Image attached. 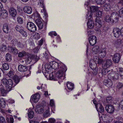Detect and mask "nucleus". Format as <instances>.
Returning <instances> with one entry per match:
<instances>
[{
	"instance_id": "nucleus-56",
	"label": "nucleus",
	"mask_w": 123,
	"mask_h": 123,
	"mask_svg": "<svg viewBox=\"0 0 123 123\" xmlns=\"http://www.w3.org/2000/svg\"><path fill=\"white\" fill-rule=\"evenodd\" d=\"M35 14V18H41L40 17V15L39 13L37 12L36 11L35 13H34Z\"/></svg>"
},
{
	"instance_id": "nucleus-61",
	"label": "nucleus",
	"mask_w": 123,
	"mask_h": 123,
	"mask_svg": "<svg viewBox=\"0 0 123 123\" xmlns=\"http://www.w3.org/2000/svg\"><path fill=\"white\" fill-rule=\"evenodd\" d=\"M33 59L35 60V62H37L39 59V57L37 56L36 55H33Z\"/></svg>"
},
{
	"instance_id": "nucleus-35",
	"label": "nucleus",
	"mask_w": 123,
	"mask_h": 123,
	"mask_svg": "<svg viewBox=\"0 0 123 123\" xmlns=\"http://www.w3.org/2000/svg\"><path fill=\"white\" fill-rule=\"evenodd\" d=\"M111 6L109 4H105L104 6V8L106 11H109L110 9Z\"/></svg>"
},
{
	"instance_id": "nucleus-40",
	"label": "nucleus",
	"mask_w": 123,
	"mask_h": 123,
	"mask_svg": "<svg viewBox=\"0 0 123 123\" xmlns=\"http://www.w3.org/2000/svg\"><path fill=\"white\" fill-rule=\"evenodd\" d=\"M14 80L15 83L14 84L16 85L20 81V78H19L18 76H14Z\"/></svg>"
},
{
	"instance_id": "nucleus-18",
	"label": "nucleus",
	"mask_w": 123,
	"mask_h": 123,
	"mask_svg": "<svg viewBox=\"0 0 123 123\" xmlns=\"http://www.w3.org/2000/svg\"><path fill=\"white\" fill-rule=\"evenodd\" d=\"M9 12L11 16L13 17H16L17 14L16 10L13 7H11L9 8Z\"/></svg>"
},
{
	"instance_id": "nucleus-37",
	"label": "nucleus",
	"mask_w": 123,
	"mask_h": 123,
	"mask_svg": "<svg viewBox=\"0 0 123 123\" xmlns=\"http://www.w3.org/2000/svg\"><path fill=\"white\" fill-rule=\"evenodd\" d=\"M15 29L16 31L19 32L21 30L23 29V28L21 25H17L16 26Z\"/></svg>"
},
{
	"instance_id": "nucleus-24",
	"label": "nucleus",
	"mask_w": 123,
	"mask_h": 123,
	"mask_svg": "<svg viewBox=\"0 0 123 123\" xmlns=\"http://www.w3.org/2000/svg\"><path fill=\"white\" fill-rule=\"evenodd\" d=\"M104 84L109 88L112 85V82L110 80H109V81L107 80H105L104 81Z\"/></svg>"
},
{
	"instance_id": "nucleus-17",
	"label": "nucleus",
	"mask_w": 123,
	"mask_h": 123,
	"mask_svg": "<svg viewBox=\"0 0 123 123\" xmlns=\"http://www.w3.org/2000/svg\"><path fill=\"white\" fill-rule=\"evenodd\" d=\"M41 18H37L36 19L35 22L37 26L40 29H42L43 27V24L41 20Z\"/></svg>"
},
{
	"instance_id": "nucleus-7",
	"label": "nucleus",
	"mask_w": 123,
	"mask_h": 123,
	"mask_svg": "<svg viewBox=\"0 0 123 123\" xmlns=\"http://www.w3.org/2000/svg\"><path fill=\"white\" fill-rule=\"evenodd\" d=\"M111 18H112L111 23H116L118 22L119 18V15L116 12H112L111 14Z\"/></svg>"
},
{
	"instance_id": "nucleus-32",
	"label": "nucleus",
	"mask_w": 123,
	"mask_h": 123,
	"mask_svg": "<svg viewBox=\"0 0 123 123\" xmlns=\"http://www.w3.org/2000/svg\"><path fill=\"white\" fill-rule=\"evenodd\" d=\"M2 68L4 70H7L9 68V65L8 63H5L2 64Z\"/></svg>"
},
{
	"instance_id": "nucleus-28",
	"label": "nucleus",
	"mask_w": 123,
	"mask_h": 123,
	"mask_svg": "<svg viewBox=\"0 0 123 123\" xmlns=\"http://www.w3.org/2000/svg\"><path fill=\"white\" fill-rule=\"evenodd\" d=\"M7 49L6 46L4 44H2L0 47V51L1 53L5 52Z\"/></svg>"
},
{
	"instance_id": "nucleus-1",
	"label": "nucleus",
	"mask_w": 123,
	"mask_h": 123,
	"mask_svg": "<svg viewBox=\"0 0 123 123\" xmlns=\"http://www.w3.org/2000/svg\"><path fill=\"white\" fill-rule=\"evenodd\" d=\"M50 64H51L52 68L58 70V72H61L63 71V72L65 73L67 70V67L62 62L58 63L53 61L52 62H50Z\"/></svg>"
},
{
	"instance_id": "nucleus-14",
	"label": "nucleus",
	"mask_w": 123,
	"mask_h": 123,
	"mask_svg": "<svg viewBox=\"0 0 123 123\" xmlns=\"http://www.w3.org/2000/svg\"><path fill=\"white\" fill-rule=\"evenodd\" d=\"M97 111L102 115V113L104 111V108L102 105L100 103H98L97 105L95 107Z\"/></svg>"
},
{
	"instance_id": "nucleus-34",
	"label": "nucleus",
	"mask_w": 123,
	"mask_h": 123,
	"mask_svg": "<svg viewBox=\"0 0 123 123\" xmlns=\"http://www.w3.org/2000/svg\"><path fill=\"white\" fill-rule=\"evenodd\" d=\"M123 87V84L120 82H119L116 86V89L117 91H119L120 89Z\"/></svg>"
},
{
	"instance_id": "nucleus-23",
	"label": "nucleus",
	"mask_w": 123,
	"mask_h": 123,
	"mask_svg": "<svg viewBox=\"0 0 123 123\" xmlns=\"http://www.w3.org/2000/svg\"><path fill=\"white\" fill-rule=\"evenodd\" d=\"M8 49L10 52L13 54H17L18 53V50L15 47L11 46L9 47Z\"/></svg>"
},
{
	"instance_id": "nucleus-57",
	"label": "nucleus",
	"mask_w": 123,
	"mask_h": 123,
	"mask_svg": "<svg viewBox=\"0 0 123 123\" xmlns=\"http://www.w3.org/2000/svg\"><path fill=\"white\" fill-rule=\"evenodd\" d=\"M0 123H6L4 118L2 116L0 117Z\"/></svg>"
},
{
	"instance_id": "nucleus-51",
	"label": "nucleus",
	"mask_w": 123,
	"mask_h": 123,
	"mask_svg": "<svg viewBox=\"0 0 123 123\" xmlns=\"http://www.w3.org/2000/svg\"><path fill=\"white\" fill-rule=\"evenodd\" d=\"M92 69L93 70V71L92 72L94 74V75H96L98 72V68L96 66H95V68Z\"/></svg>"
},
{
	"instance_id": "nucleus-44",
	"label": "nucleus",
	"mask_w": 123,
	"mask_h": 123,
	"mask_svg": "<svg viewBox=\"0 0 123 123\" xmlns=\"http://www.w3.org/2000/svg\"><path fill=\"white\" fill-rule=\"evenodd\" d=\"M92 50L93 51L96 52L98 53L99 50V47L98 46H96L94 47L92 49Z\"/></svg>"
},
{
	"instance_id": "nucleus-11",
	"label": "nucleus",
	"mask_w": 123,
	"mask_h": 123,
	"mask_svg": "<svg viewBox=\"0 0 123 123\" xmlns=\"http://www.w3.org/2000/svg\"><path fill=\"white\" fill-rule=\"evenodd\" d=\"M110 74V73H109L108 75V78H110V79L113 80H117L119 77V74L118 73H116L114 75L113 74L111 73Z\"/></svg>"
},
{
	"instance_id": "nucleus-27",
	"label": "nucleus",
	"mask_w": 123,
	"mask_h": 123,
	"mask_svg": "<svg viewBox=\"0 0 123 123\" xmlns=\"http://www.w3.org/2000/svg\"><path fill=\"white\" fill-rule=\"evenodd\" d=\"M105 69L104 70H102L101 72V73L102 74V76L105 75L108 73V74L109 73H110V74L111 73L110 72L111 71V72H112L113 71V70L112 69H111L110 71V70H109L108 69Z\"/></svg>"
},
{
	"instance_id": "nucleus-49",
	"label": "nucleus",
	"mask_w": 123,
	"mask_h": 123,
	"mask_svg": "<svg viewBox=\"0 0 123 123\" xmlns=\"http://www.w3.org/2000/svg\"><path fill=\"white\" fill-rule=\"evenodd\" d=\"M113 99L111 97H108L107 98L106 101L108 103H111Z\"/></svg>"
},
{
	"instance_id": "nucleus-42",
	"label": "nucleus",
	"mask_w": 123,
	"mask_h": 123,
	"mask_svg": "<svg viewBox=\"0 0 123 123\" xmlns=\"http://www.w3.org/2000/svg\"><path fill=\"white\" fill-rule=\"evenodd\" d=\"M105 20L107 22H110L111 23L112 18H111V16H110L109 15H107L105 17Z\"/></svg>"
},
{
	"instance_id": "nucleus-10",
	"label": "nucleus",
	"mask_w": 123,
	"mask_h": 123,
	"mask_svg": "<svg viewBox=\"0 0 123 123\" xmlns=\"http://www.w3.org/2000/svg\"><path fill=\"white\" fill-rule=\"evenodd\" d=\"M40 95L38 93H36L32 95L31 97V100L32 99L33 102L35 103L37 102L39 99Z\"/></svg>"
},
{
	"instance_id": "nucleus-33",
	"label": "nucleus",
	"mask_w": 123,
	"mask_h": 123,
	"mask_svg": "<svg viewBox=\"0 0 123 123\" xmlns=\"http://www.w3.org/2000/svg\"><path fill=\"white\" fill-rule=\"evenodd\" d=\"M17 47L22 49L26 47V45L22 43L20 41H19L17 45Z\"/></svg>"
},
{
	"instance_id": "nucleus-22",
	"label": "nucleus",
	"mask_w": 123,
	"mask_h": 123,
	"mask_svg": "<svg viewBox=\"0 0 123 123\" xmlns=\"http://www.w3.org/2000/svg\"><path fill=\"white\" fill-rule=\"evenodd\" d=\"M9 28L10 27L7 24H5L3 25L2 29L4 33L7 34L8 33Z\"/></svg>"
},
{
	"instance_id": "nucleus-43",
	"label": "nucleus",
	"mask_w": 123,
	"mask_h": 123,
	"mask_svg": "<svg viewBox=\"0 0 123 123\" xmlns=\"http://www.w3.org/2000/svg\"><path fill=\"white\" fill-rule=\"evenodd\" d=\"M19 41L16 39H13L11 41V43L13 44L14 46L17 45L18 42Z\"/></svg>"
},
{
	"instance_id": "nucleus-50",
	"label": "nucleus",
	"mask_w": 123,
	"mask_h": 123,
	"mask_svg": "<svg viewBox=\"0 0 123 123\" xmlns=\"http://www.w3.org/2000/svg\"><path fill=\"white\" fill-rule=\"evenodd\" d=\"M48 34L49 35L51 36L52 37H53V35L55 36H56L57 35V34L56 32L55 31H52L48 33Z\"/></svg>"
},
{
	"instance_id": "nucleus-12",
	"label": "nucleus",
	"mask_w": 123,
	"mask_h": 123,
	"mask_svg": "<svg viewBox=\"0 0 123 123\" xmlns=\"http://www.w3.org/2000/svg\"><path fill=\"white\" fill-rule=\"evenodd\" d=\"M113 32L115 37L117 38L121 35L120 29L118 28H115L113 30Z\"/></svg>"
},
{
	"instance_id": "nucleus-30",
	"label": "nucleus",
	"mask_w": 123,
	"mask_h": 123,
	"mask_svg": "<svg viewBox=\"0 0 123 123\" xmlns=\"http://www.w3.org/2000/svg\"><path fill=\"white\" fill-rule=\"evenodd\" d=\"M98 7L97 6H92L90 7V9L91 10V13L90 15L91 14L92 16V12L96 11L98 10Z\"/></svg>"
},
{
	"instance_id": "nucleus-6",
	"label": "nucleus",
	"mask_w": 123,
	"mask_h": 123,
	"mask_svg": "<svg viewBox=\"0 0 123 123\" xmlns=\"http://www.w3.org/2000/svg\"><path fill=\"white\" fill-rule=\"evenodd\" d=\"M112 61L111 60L107 59L105 60L102 63L103 67L104 69H107L112 65Z\"/></svg>"
},
{
	"instance_id": "nucleus-5",
	"label": "nucleus",
	"mask_w": 123,
	"mask_h": 123,
	"mask_svg": "<svg viewBox=\"0 0 123 123\" xmlns=\"http://www.w3.org/2000/svg\"><path fill=\"white\" fill-rule=\"evenodd\" d=\"M26 28L31 32H35L37 30V27L35 24L31 22H28L27 24Z\"/></svg>"
},
{
	"instance_id": "nucleus-21",
	"label": "nucleus",
	"mask_w": 123,
	"mask_h": 123,
	"mask_svg": "<svg viewBox=\"0 0 123 123\" xmlns=\"http://www.w3.org/2000/svg\"><path fill=\"white\" fill-rule=\"evenodd\" d=\"M18 69L19 71L23 72L26 71L28 70V68L25 66L20 64L18 66Z\"/></svg>"
},
{
	"instance_id": "nucleus-58",
	"label": "nucleus",
	"mask_w": 123,
	"mask_h": 123,
	"mask_svg": "<svg viewBox=\"0 0 123 123\" xmlns=\"http://www.w3.org/2000/svg\"><path fill=\"white\" fill-rule=\"evenodd\" d=\"M7 75L10 78L13 77V73L12 70H10L9 72L7 74Z\"/></svg>"
},
{
	"instance_id": "nucleus-62",
	"label": "nucleus",
	"mask_w": 123,
	"mask_h": 123,
	"mask_svg": "<svg viewBox=\"0 0 123 123\" xmlns=\"http://www.w3.org/2000/svg\"><path fill=\"white\" fill-rule=\"evenodd\" d=\"M119 105L121 109L123 110V100L121 101L119 103Z\"/></svg>"
},
{
	"instance_id": "nucleus-25",
	"label": "nucleus",
	"mask_w": 123,
	"mask_h": 123,
	"mask_svg": "<svg viewBox=\"0 0 123 123\" xmlns=\"http://www.w3.org/2000/svg\"><path fill=\"white\" fill-rule=\"evenodd\" d=\"M8 13L7 11L3 10L1 11V16L4 18H6L8 16Z\"/></svg>"
},
{
	"instance_id": "nucleus-52",
	"label": "nucleus",
	"mask_w": 123,
	"mask_h": 123,
	"mask_svg": "<svg viewBox=\"0 0 123 123\" xmlns=\"http://www.w3.org/2000/svg\"><path fill=\"white\" fill-rule=\"evenodd\" d=\"M43 8L41 10V11L42 12H43L45 14V19H47V18L48 17V14L46 13V11L45 9V6L44 7H42Z\"/></svg>"
},
{
	"instance_id": "nucleus-26",
	"label": "nucleus",
	"mask_w": 123,
	"mask_h": 123,
	"mask_svg": "<svg viewBox=\"0 0 123 123\" xmlns=\"http://www.w3.org/2000/svg\"><path fill=\"white\" fill-rule=\"evenodd\" d=\"M67 86L68 88L70 91L72 90L74 88V84L69 82H67Z\"/></svg>"
},
{
	"instance_id": "nucleus-3",
	"label": "nucleus",
	"mask_w": 123,
	"mask_h": 123,
	"mask_svg": "<svg viewBox=\"0 0 123 123\" xmlns=\"http://www.w3.org/2000/svg\"><path fill=\"white\" fill-rule=\"evenodd\" d=\"M89 12L88 11L86 15V19H87L88 22L87 23L88 27L89 29L93 28L94 26V22L92 18V16L91 14L89 15Z\"/></svg>"
},
{
	"instance_id": "nucleus-13",
	"label": "nucleus",
	"mask_w": 123,
	"mask_h": 123,
	"mask_svg": "<svg viewBox=\"0 0 123 123\" xmlns=\"http://www.w3.org/2000/svg\"><path fill=\"white\" fill-rule=\"evenodd\" d=\"M105 109L108 113H111L113 112L114 110V108L112 105H106Z\"/></svg>"
},
{
	"instance_id": "nucleus-60",
	"label": "nucleus",
	"mask_w": 123,
	"mask_h": 123,
	"mask_svg": "<svg viewBox=\"0 0 123 123\" xmlns=\"http://www.w3.org/2000/svg\"><path fill=\"white\" fill-rule=\"evenodd\" d=\"M49 123H56L55 120L54 118H50L49 120Z\"/></svg>"
},
{
	"instance_id": "nucleus-19",
	"label": "nucleus",
	"mask_w": 123,
	"mask_h": 123,
	"mask_svg": "<svg viewBox=\"0 0 123 123\" xmlns=\"http://www.w3.org/2000/svg\"><path fill=\"white\" fill-rule=\"evenodd\" d=\"M106 50L105 49L101 48L98 52V54L101 58H104L106 55Z\"/></svg>"
},
{
	"instance_id": "nucleus-8",
	"label": "nucleus",
	"mask_w": 123,
	"mask_h": 123,
	"mask_svg": "<svg viewBox=\"0 0 123 123\" xmlns=\"http://www.w3.org/2000/svg\"><path fill=\"white\" fill-rule=\"evenodd\" d=\"M97 37L94 35H92L89 38V41L90 45L93 46L97 43Z\"/></svg>"
},
{
	"instance_id": "nucleus-39",
	"label": "nucleus",
	"mask_w": 123,
	"mask_h": 123,
	"mask_svg": "<svg viewBox=\"0 0 123 123\" xmlns=\"http://www.w3.org/2000/svg\"><path fill=\"white\" fill-rule=\"evenodd\" d=\"M17 21L18 23L20 24H22L23 23V18L20 16L17 17Z\"/></svg>"
},
{
	"instance_id": "nucleus-36",
	"label": "nucleus",
	"mask_w": 123,
	"mask_h": 123,
	"mask_svg": "<svg viewBox=\"0 0 123 123\" xmlns=\"http://www.w3.org/2000/svg\"><path fill=\"white\" fill-rule=\"evenodd\" d=\"M45 70L46 72H48L49 71H48L47 69L48 70H50L52 68V66H51V64H49L48 63H47L45 64Z\"/></svg>"
},
{
	"instance_id": "nucleus-54",
	"label": "nucleus",
	"mask_w": 123,
	"mask_h": 123,
	"mask_svg": "<svg viewBox=\"0 0 123 123\" xmlns=\"http://www.w3.org/2000/svg\"><path fill=\"white\" fill-rule=\"evenodd\" d=\"M24 37H26L27 36V35L26 32L24 31L23 29L21 30L20 32H19Z\"/></svg>"
},
{
	"instance_id": "nucleus-63",
	"label": "nucleus",
	"mask_w": 123,
	"mask_h": 123,
	"mask_svg": "<svg viewBox=\"0 0 123 123\" xmlns=\"http://www.w3.org/2000/svg\"><path fill=\"white\" fill-rule=\"evenodd\" d=\"M99 58L98 57L95 56L94 57V61L95 63L96 64H97V62H98V60H99Z\"/></svg>"
},
{
	"instance_id": "nucleus-64",
	"label": "nucleus",
	"mask_w": 123,
	"mask_h": 123,
	"mask_svg": "<svg viewBox=\"0 0 123 123\" xmlns=\"http://www.w3.org/2000/svg\"><path fill=\"white\" fill-rule=\"evenodd\" d=\"M39 50V47H37L33 49V51L35 53H37Z\"/></svg>"
},
{
	"instance_id": "nucleus-46",
	"label": "nucleus",
	"mask_w": 123,
	"mask_h": 123,
	"mask_svg": "<svg viewBox=\"0 0 123 123\" xmlns=\"http://www.w3.org/2000/svg\"><path fill=\"white\" fill-rule=\"evenodd\" d=\"M95 0L98 4H102L105 2L106 0Z\"/></svg>"
},
{
	"instance_id": "nucleus-9",
	"label": "nucleus",
	"mask_w": 123,
	"mask_h": 123,
	"mask_svg": "<svg viewBox=\"0 0 123 123\" xmlns=\"http://www.w3.org/2000/svg\"><path fill=\"white\" fill-rule=\"evenodd\" d=\"M121 55L119 53H116L115 54L113 57V60L114 63H118L120 61Z\"/></svg>"
},
{
	"instance_id": "nucleus-53",
	"label": "nucleus",
	"mask_w": 123,
	"mask_h": 123,
	"mask_svg": "<svg viewBox=\"0 0 123 123\" xmlns=\"http://www.w3.org/2000/svg\"><path fill=\"white\" fill-rule=\"evenodd\" d=\"M44 116L46 117L49 116L50 115V111L48 110H46L44 114Z\"/></svg>"
},
{
	"instance_id": "nucleus-41",
	"label": "nucleus",
	"mask_w": 123,
	"mask_h": 123,
	"mask_svg": "<svg viewBox=\"0 0 123 123\" xmlns=\"http://www.w3.org/2000/svg\"><path fill=\"white\" fill-rule=\"evenodd\" d=\"M6 120L7 123H13L14 122V119L13 117H10L9 118L6 117Z\"/></svg>"
},
{
	"instance_id": "nucleus-2",
	"label": "nucleus",
	"mask_w": 123,
	"mask_h": 123,
	"mask_svg": "<svg viewBox=\"0 0 123 123\" xmlns=\"http://www.w3.org/2000/svg\"><path fill=\"white\" fill-rule=\"evenodd\" d=\"M1 82L6 87L8 92L11 90L12 88L16 85L13 83L12 80L10 79H7L5 78H3L1 80Z\"/></svg>"
},
{
	"instance_id": "nucleus-48",
	"label": "nucleus",
	"mask_w": 123,
	"mask_h": 123,
	"mask_svg": "<svg viewBox=\"0 0 123 123\" xmlns=\"http://www.w3.org/2000/svg\"><path fill=\"white\" fill-rule=\"evenodd\" d=\"M102 11L100 10H98L96 12V15L97 17H100L102 16Z\"/></svg>"
},
{
	"instance_id": "nucleus-47",
	"label": "nucleus",
	"mask_w": 123,
	"mask_h": 123,
	"mask_svg": "<svg viewBox=\"0 0 123 123\" xmlns=\"http://www.w3.org/2000/svg\"><path fill=\"white\" fill-rule=\"evenodd\" d=\"M119 73L121 77L123 79V69L119 68Z\"/></svg>"
},
{
	"instance_id": "nucleus-31",
	"label": "nucleus",
	"mask_w": 123,
	"mask_h": 123,
	"mask_svg": "<svg viewBox=\"0 0 123 123\" xmlns=\"http://www.w3.org/2000/svg\"><path fill=\"white\" fill-rule=\"evenodd\" d=\"M95 25H98V26L100 27L101 26V22L100 19L98 18L97 17L95 19Z\"/></svg>"
},
{
	"instance_id": "nucleus-4",
	"label": "nucleus",
	"mask_w": 123,
	"mask_h": 123,
	"mask_svg": "<svg viewBox=\"0 0 123 123\" xmlns=\"http://www.w3.org/2000/svg\"><path fill=\"white\" fill-rule=\"evenodd\" d=\"M64 73L63 72V71L60 72H57L56 74H53L52 73V76L51 75H50V78L53 81H56L58 80V79H61L63 74Z\"/></svg>"
},
{
	"instance_id": "nucleus-55",
	"label": "nucleus",
	"mask_w": 123,
	"mask_h": 123,
	"mask_svg": "<svg viewBox=\"0 0 123 123\" xmlns=\"http://www.w3.org/2000/svg\"><path fill=\"white\" fill-rule=\"evenodd\" d=\"M119 15L120 17H123V7L120 9L119 11Z\"/></svg>"
},
{
	"instance_id": "nucleus-15",
	"label": "nucleus",
	"mask_w": 123,
	"mask_h": 123,
	"mask_svg": "<svg viewBox=\"0 0 123 123\" xmlns=\"http://www.w3.org/2000/svg\"><path fill=\"white\" fill-rule=\"evenodd\" d=\"M35 111L37 113L40 114L44 112V108L41 105H37Z\"/></svg>"
},
{
	"instance_id": "nucleus-29",
	"label": "nucleus",
	"mask_w": 123,
	"mask_h": 123,
	"mask_svg": "<svg viewBox=\"0 0 123 123\" xmlns=\"http://www.w3.org/2000/svg\"><path fill=\"white\" fill-rule=\"evenodd\" d=\"M5 59L7 62H10L12 60L11 55L9 53H7L6 55Z\"/></svg>"
},
{
	"instance_id": "nucleus-38",
	"label": "nucleus",
	"mask_w": 123,
	"mask_h": 123,
	"mask_svg": "<svg viewBox=\"0 0 123 123\" xmlns=\"http://www.w3.org/2000/svg\"><path fill=\"white\" fill-rule=\"evenodd\" d=\"M26 55V52L24 51H23L19 52L18 54V56L20 57H22Z\"/></svg>"
},
{
	"instance_id": "nucleus-59",
	"label": "nucleus",
	"mask_w": 123,
	"mask_h": 123,
	"mask_svg": "<svg viewBox=\"0 0 123 123\" xmlns=\"http://www.w3.org/2000/svg\"><path fill=\"white\" fill-rule=\"evenodd\" d=\"M43 0H39V4L40 5V6L41 7H44V5L43 3Z\"/></svg>"
},
{
	"instance_id": "nucleus-16",
	"label": "nucleus",
	"mask_w": 123,
	"mask_h": 123,
	"mask_svg": "<svg viewBox=\"0 0 123 123\" xmlns=\"http://www.w3.org/2000/svg\"><path fill=\"white\" fill-rule=\"evenodd\" d=\"M23 9L24 12L27 14H31L32 12V8L30 6H25L23 7Z\"/></svg>"
},
{
	"instance_id": "nucleus-45",
	"label": "nucleus",
	"mask_w": 123,
	"mask_h": 123,
	"mask_svg": "<svg viewBox=\"0 0 123 123\" xmlns=\"http://www.w3.org/2000/svg\"><path fill=\"white\" fill-rule=\"evenodd\" d=\"M34 113L33 111H30L28 114L29 117L30 118H32L34 117Z\"/></svg>"
},
{
	"instance_id": "nucleus-20",
	"label": "nucleus",
	"mask_w": 123,
	"mask_h": 123,
	"mask_svg": "<svg viewBox=\"0 0 123 123\" xmlns=\"http://www.w3.org/2000/svg\"><path fill=\"white\" fill-rule=\"evenodd\" d=\"M7 91L5 89L4 87L2 85H0V92L1 93L2 96L6 95Z\"/></svg>"
}]
</instances>
